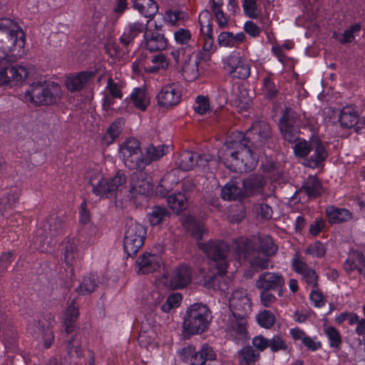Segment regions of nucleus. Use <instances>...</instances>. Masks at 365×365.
<instances>
[{"mask_svg":"<svg viewBox=\"0 0 365 365\" xmlns=\"http://www.w3.org/2000/svg\"><path fill=\"white\" fill-rule=\"evenodd\" d=\"M269 137V125L264 121H256L245 134L232 133L218 156L227 168L235 172L252 170L257 164L259 149L267 143Z\"/></svg>","mask_w":365,"mask_h":365,"instance_id":"f257e3e1","label":"nucleus"},{"mask_svg":"<svg viewBox=\"0 0 365 365\" xmlns=\"http://www.w3.org/2000/svg\"><path fill=\"white\" fill-rule=\"evenodd\" d=\"M197 245L212 259L217 270V274L204 277L203 286L207 289L225 292L227 284L224 274L227 267V245L222 241H210L207 243L197 242Z\"/></svg>","mask_w":365,"mask_h":365,"instance_id":"f03ea898","label":"nucleus"},{"mask_svg":"<svg viewBox=\"0 0 365 365\" xmlns=\"http://www.w3.org/2000/svg\"><path fill=\"white\" fill-rule=\"evenodd\" d=\"M235 243L240 259L247 258L251 251L257 252V256L251 261V266L254 269H267L269 267L268 257L277 251L275 245L268 237L263 239L259 237H254L251 240L241 237Z\"/></svg>","mask_w":365,"mask_h":365,"instance_id":"7ed1b4c3","label":"nucleus"},{"mask_svg":"<svg viewBox=\"0 0 365 365\" xmlns=\"http://www.w3.org/2000/svg\"><path fill=\"white\" fill-rule=\"evenodd\" d=\"M88 182L92 186L93 193L100 198H108L121 190L126 182L124 173L118 171L110 178L103 177L98 170H93L88 174Z\"/></svg>","mask_w":365,"mask_h":365,"instance_id":"20e7f679","label":"nucleus"},{"mask_svg":"<svg viewBox=\"0 0 365 365\" xmlns=\"http://www.w3.org/2000/svg\"><path fill=\"white\" fill-rule=\"evenodd\" d=\"M63 226L60 217L51 215L36 231L32 240L34 249L42 252H51L55 244L54 238L61 232Z\"/></svg>","mask_w":365,"mask_h":365,"instance_id":"39448f33","label":"nucleus"},{"mask_svg":"<svg viewBox=\"0 0 365 365\" xmlns=\"http://www.w3.org/2000/svg\"><path fill=\"white\" fill-rule=\"evenodd\" d=\"M0 31L6 34L12 41L14 50L7 51L6 48H0V65L6 63L14 62L22 58L25 55L24 46L26 41L25 34L19 24H0Z\"/></svg>","mask_w":365,"mask_h":365,"instance_id":"423d86ee","label":"nucleus"},{"mask_svg":"<svg viewBox=\"0 0 365 365\" xmlns=\"http://www.w3.org/2000/svg\"><path fill=\"white\" fill-rule=\"evenodd\" d=\"M59 85L43 81L34 82L25 93V100L35 105H50L56 103L61 96Z\"/></svg>","mask_w":365,"mask_h":365,"instance_id":"0eeeda50","label":"nucleus"},{"mask_svg":"<svg viewBox=\"0 0 365 365\" xmlns=\"http://www.w3.org/2000/svg\"><path fill=\"white\" fill-rule=\"evenodd\" d=\"M179 168L184 171L196 169L204 173H213L217 169L218 162L209 154L200 155L198 153L184 151L176 161Z\"/></svg>","mask_w":365,"mask_h":365,"instance_id":"6e6552de","label":"nucleus"},{"mask_svg":"<svg viewBox=\"0 0 365 365\" xmlns=\"http://www.w3.org/2000/svg\"><path fill=\"white\" fill-rule=\"evenodd\" d=\"M212 316L207 306L202 304H194L186 312L183 327L186 332L197 334L203 332L208 327Z\"/></svg>","mask_w":365,"mask_h":365,"instance_id":"1a4fd4ad","label":"nucleus"},{"mask_svg":"<svg viewBox=\"0 0 365 365\" xmlns=\"http://www.w3.org/2000/svg\"><path fill=\"white\" fill-rule=\"evenodd\" d=\"M146 233L145 227L138 222L131 221L126 225L123 247L128 255H135L143 247Z\"/></svg>","mask_w":365,"mask_h":365,"instance_id":"9d476101","label":"nucleus"},{"mask_svg":"<svg viewBox=\"0 0 365 365\" xmlns=\"http://www.w3.org/2000/svg\"><path fill=\"white\" fill-rule=\"evenodd\" d=\"M222 62L225 69L232 77L245 79L250 76V66L240 52H232L222 59Z\"/></svg>","mask_w":365,"mask_h":365,"instance_id":"9b49d317","label":"nucleus"},{"mask_svg":"<svg viewBox=\"0 0 365 365\" xmlns=\"http://www.w3.org/2000/svg\"><path fill=\"white\" fill-rule=\"evenodd\" d=\"M229 306L235 318H245L252 312V302L245 289H235L229 299Z\"/></svg>","mask_w":365,"mask_h":365,"instance_id":"f8f14e48","label":"nucleus"},{"mask_svg":"<svg viewBox=\"0 0 365 365\" xmlns=\"http://www.w3.org/2000/svg\"><path fill=\"white\" fill-rule=\"evenodd\" d=\"M120 157L126 166L130 168H140L143 163L140 143L137 139L127 140L120 148Z\"/></svg>","mask_w":365,"mask_h":365,"instance_id":"ddd939ff","label":"nucleus"},{"mask_svg":"<svg viewBox=\"0 0 365 365\" xmlns=\"http://www.w3.org/2000/svg\"><path fill=\"white\" fill-rule=\"evenodd\" d=\"M145 46L150 51H162L167 48L168 42L158 24H144Z\"/></svg>","mask_w":365,"mask_h":365,"instance_id":"4468645a","label":"nucleus"},{"mask_svg":"<svg viewBox=\"0 0 365 365\" xmlns=\"http://www.w3.org/2000/svg\"><path fill=\"white\" fill-rule=\"evenodd\" d=\"M158 105L168 108L178 105L182 99V87L178 83H169L160 90L156 96Z\"/></svg>","mask_w":365,"mask_h":365,"instance_id":"2eb2a0df","label":"nucleus"},{"mask_svg":"<svg viewBox=\"0 0 365 365\" xmlns=\"http://www.w3.org/2000/svg\"><path fill=\"white\" fill-rule=\"evenodd\" d=\"M162 282L172 289H181L191 281L190 267L182 264L174 269L172 273L164 274Z\"/></svg>","mask_w":365,"mask_h":365,"instance_id":"dca6fc26","label":"nucleus"},{"mask_svg":"<svg viewBox=\"0 0 365 365\" xmlns=\"http://www.w3.org/2000/svg\"><path fill=\"white\" fill-rule=\"evenodd\" d=\"M152 179L149 175L142 170L133 173L129 189L133 197H136L138 195H148L152 191Z\"/></svg>","mask_w":365,"mask_h":365,"instance_id":"f3484780","label":"nucleus"},{"mask_svg":"<svg viewBox=\"0 0 365 365\" xmlns=\"http://www.w3.org/2000/svg\"><path fill=\"white\" fill-rule=\"evenodd\" d=\"M163 252L160 247L159 252H145L140 255L136 261L138 273L147 274L157 271L163 264L160 253Z\"/></svg>","mask_w":365,"mask_h":365,"instance_id":"a211bd4d","label":"nucleus"},{"mask_svg":"<svg viewBox=\"0 0 365 365\" xmlns=\"http://www.w3.org/2000/svg\"><path fill=\"white\" fill-rule=\"evenodd\" d=\"M102 108L108 115H113L110 106L114 103L115 98H122L123 93L118 83L115 82L111 78L107 81V85L103 92Z\"/></svg>","mask_w":365,"mask_h":365,"instance_id":"6ab92c4d","label":"nucleus"},{"mask_svg":"<svg viewBox=\"0 0 365 365\" xmlns=\"http://www.w3.org/2000/svg\"><path fill=\"white\" fill-rule=\"evenodd\" d=\"M226 333L229 339L237 343L244 341L247 337L245 318L230 317L226 328Z\"/></svg>","mask_w":365,"mask_h":365,"instance_id":"aec40b11","label":"nucleus"},{"mask_svg":"<svg viewBox=\"0 0 365 365\" xmlns=\"http://www.w3.org/2000/svg\"><path fill=\"white\" fill-rule=\"evenodd\" d=\"M78 240L74 237H68L61 244V252L65 263L68 266L73 265L79 258L78 250Z\"/></svg>","mask_w":365,"mask_h":365,"instance_id":"412c9836","label":"nucleus"},{"mask_svg":"<svg viewBox=\"0 0 365 365\" xmlns=\"http://www.w3.org/2000/svg\"><path fill=\"white\" fill-rule=\"evenodd\" d=\"M284 284L282 277L274 272H264L259 276L256 287L262 290L281 288Z\"/></svg>","mask_w":365,"mask_h":365,"instance_id":"4be33fe9","label":"nucleus"},{"mask_svg":"<svg viewBox=\"0 0 365 365\" xmlns=\"http://www.w3.org/2000/svg\"><path fill=\"white\" fill-rule=\"evenodd\" d=\"M346 273L357 271L359 274L365 275V259L359 251H353L344 264Z\"/></svg>","mask_w":365,"mask_h":365,"instance_id":"5701e85b","label":"nucleus"},{"mask_svg":"<svg viewBox=\"0 0 365 365\" xmlns=\"http://www.w3.org/2000/svg\"><path fill=\"white\" fill-rule=\"evenodd\" d=\"M95 76L92 71H83L74 76H69L66 81L67 88L71 91L81 90L85 85L91 81Z\"/></svg>","mask_w":365,"mask_h":365,"instance_id":"b1692460","label":"nucleus"},{"mask_svg":"<svg viewBox=\"0 0 365 365\" xmlns=\"http://www.w3.org/2000/svg\"><path fill=\"white\" fill-rule=\"evenodd\" d=\"M360 118L357 112L351 107L344 108L339 115V123L341 125L346 128H354L356 132L359 133V125Z\"/></svg>","mask_w":365,"mask_h":365,"instance_id":"393cba45","label":"nucleus"},{"mask_svg":"<svg viewBox=\"0 0 365 365\" xmlns=\"http://www.w3.org/2000/svg\"><path fill=\"white\" fill-rule=\"evenodd\" d=\"M19 191L14 187L8 191L0 199V225H4V217H7V210L10 209L19 200Z\"/></svg>","mask_w":365,"mask_h":365,"instance_id":"a878e982","label":"nucleus"},{"mask_svg":"<svg viewBox=\"0 0 365 365\" xmlns=\"http://www.w3.org/2000/svg\"><path fill=\"white\" fill-rule=\"evenodd\" d=\"M28 331L36 338L42 337L44 340V346L49 348L53 341V334L48 329L43 328L39 322L34 321L30 323L27 328Z\"/></svg>","mask_w":365,"mask_h":365,"instance_id":"bb28decb","label":"nucleus"},{"mask_svg":"<svg viewBox=\"0 0 365 365\" xmlns=\"http://www.w3.org/2000/svg\"><path fill=\"white\" fill-rule=\"evenodd\" d=\"M31 68L27 66L16 65L9 67L10 84L21 85L29 77Z\"/></svg>","mask_w":365,"mask_h":365,"instance_id":"cd10ccee","label":"nucleus"},{"mask_svg":"<svg viewBox=\"0 0 365 365\" xmlns=\"http://www.w3.org/2000/svg\"><path fill=\"white\" fill-rule=\"evenodd\" d=\"M182 222L185 227L196 239L200 240L206 232L204 224L200 221H197L191 216H186L182 219Z\"/></svg>","mask_w":365,"mask_h":365,"instance_id":"c85d7f7f","label":"nucleus"},{"mask_svg":"<svg viewBox=\"0 0 365 365\" xmlns=\"http://www.w3.org/2000/svg\"><path fill=\"white\" fill-rule=\"evenodd\" d=\"M312 150L313 154L309 160V165L310 167H316L326 159L327 153L324 145L317 139L312 140Z\"/></svg>","mask_w":365,"mask_h":365,"instance_id":"c756f323","label":"nucleus"},{"mask_svg":"<svg viewBox=\"0 0 365 365\" xmlns=\"http://www.w3.org/2000/svg\"><path fill=\"white\" fill-rule=\"evenodd\" d=\"M133 6L146 18L154 16L158 9V4L154 0H134Z\"/></svg>","mask_w":365,"mask_h":365,"instance_id":"7c9ffc66","label":"nucleus"},{"mask_svg":"<svg viewBox=\"0 0 365 365\" xmlns=\"http://www.w3.org/2000/svg\"><path fill=\"white\" fill-rule=\"evenodd\" d=\"M169 148L165 145L155 146L150 145L145 150V157L143 158V163L148 164L153 160H157L168 153Z\"/></svg>","mask_w":365,"mask_h":365,"instance_id":"2f4dec72","label":"nucleus"},{"mask_svg":"<svg viewBox=\"0 0 365 365\" xmlns=\"http://www.w3.org/2000/svg\"><path fill=\"white\" fill-rule=\"evenodd\" d=\"M326 212L330 223L336 224L346 222L351 218V212L346 209L329 207Z\"/></svg>","mask_w":365,"mask_h":365,"instance_id":"473e14b6","label":"nucleus"},{"mask_svg":"<svg viewBox=\"0 0 365 365\" xmlns=\"http://www.w3.org/2000/svg\"><path fill=\"white\" fill-rule=\"evenodd\" d=\"M259 358V353L250 346L243 347L238 351L240 365H255Z\"/></svg>","mask_w":365,"mask_h":365,"instance_id":"72a5a7b5","label":"nucleus"},{"mask_svg":"<svg viewBox=\"0 0 365 365\" xmlns=\"http://www.w3.org/2000/svg\"><path fill=\"white\" fill-rule=\"evenodd\" d=\"M130 102L137 108L145 110L150 104L148 94L143 88H135L130 95Z\"/></svg>","mask_w":365,"mask_h":365,"instance_id":"f704fd0d","label":"nucleus"},{"mask_svg":"<svg viewBox=\"0 0 365 365\" xmlns=\"http://www.w3.org/2000/svg\"><path fill=\"white\" fill-rule=\"evenodd\" d=\"M124 120L123 118L116 119L110 124L103 137V141L106 145H110L119 136L122 131Z\"/></svg>","mask_w":365,"mask_h":365,"instance_id":"c9c22d12","label":"nucleus"},{"mask_svg":"<svg viewBox=\"0 0 365 365\" xmlns=\"http://www.w3.org/2000/svg\"><path fill=\"white\" fill-rule=\"evenodd\" d=\"M279 128L283 138L289 142H296L299 138L298 128L292 125L284 116L279 122Z\"/></svg>","mask_w":365,"mask_h":365,"instance_id":"e433bc0d","label":"nucleus"},{"mask_svg":"<svg viewBox=\"0 0 365 365\" xmlns=\"http://www.w3.org/2000/svg\"><path fill=\"white\" fill-rule=\"evenodd\" d=\"M302 188L309 197H316L319 196L322 191L320 182L314 176L309 177Z\"/></svg>","mask_w":365,"mask_h":365,"instance_id":"4c0bfd02","label":"nucleus"},{"mask_svg":"<svg viewBox=\"0 0 365 365\" xmlns=\"http://www.w3.org/2000/svg\"><path fill=\"white\" fill-rule=\"evenodd\" d=\"M242 195V190L233 182H227L222 189L221 196L225 200H235Z\"/></svg>","mask_w":365,"mask_h":365,"instance_id":"58836bf2","label":"nucleus"},{"mask_svg":"<svg viewBox=\"0 0 365 365\" xmlns=\"http://www.w3.org/2000/svg\"><path fill=\"white\" fill-rule=\"evenodd\" d=\"M78 316V308L74 305V302L68 306L64 317V325L68 333L72 332L74 328L75 321Z\"/></svg>","mask_w":365,"mask_h":365,"instance_id":"ea45409f","label":"nucleus"},{"mask_svg":"<svg viewBox=\"0 0 365 365\" xmlns=\"http://www.w3.org/2000/svg\"><path fill=\"white\" fill-rule=\"evenodd\" d=\"M182 71L186 81H192L195 80L199 76L198 62L197 60L190 59L185 63Z\"/></svg>","mask_w":365,"mask_h":365,"instance_id":"a19ab883","label":"nucleus"},{"mask_svg":"<svg viewBox=\"0 0 365 365\" xmlns=\"http://www.w3.org/2000/svg\"><path fill=\"white\" fill-rule=\"evenodd\" d=\"M144 24H129L120 36V41L128 45L135 36L143 29Z\"/></svg>","mask_w":365,"mask_h":365,"instance_id":"79ce46f5","label":"nucleus"},{"mask_svg":"<svg viewBox=\"0 0 365 365\" xmlns=\"http://www.w3.org/2000/svg\"><path fill=\"white\" fill-rule=\"evenodd\" d=\"M186 202L187 197L184 193L178 192L177 194H173L168 197V203L170 207L176 212L185 209Z\"/></svg>","mask_w":365,"mask_h":365,"instance_id":"37998d69","label":"nucleus"},{"mask_svg":"<svg viewBox=\"0 0 365 365\" xmlns=\"http://www.w3.org/2000/svg\"><path fill=\"white\" fill-rule=\"evenodd\" d=\"M153 66H148L146 71L149 73H157L160 70H166L169 67V61L164 54H158L152 58Z\"/></svg>","mask_w":365,"mask_h":365,"instance_id":"c03bdc74","label":"nucleus"},{"mask_svg":"<svg viewBox=\"0 0 365 365\" xmlns=\"http://www.w3.org/2000/svg\"><path fill=\"white\" fill-rule=\"evenodd\" d=\"M166 215L167 210L165 208L156 206L148 212L147 219L150 225L155 226L159 225Z\"/></svg>","mask_w":365,"mask_h":365,"instance_id":"a18cd8bd","label":"nucleus"},{"mask_svg":"<svg viewBox=\"0 0 365 365\" xmlns=\"http://www.w3.org/2000/svg\"><path fill=\"white\" fill-rule=\"evenodd\" d=\"M165 20L168 23H178V21H190L187 12L179 9L169 10L165 12Z\"/></svg>","mask_w":365,"mask_h":365,"instance_id":"49530a36","label":"nucleus"},{"mask_svg":"<svg viewBox=\"0 0 365 365\" xmlns=\"http://www.w3.org/2000/svg\"><path fill=\"white\" fill-rule=\"evenodd\" d=\"M312 146V140L307 141L304 139H298L293 147L294 153L297 157H305L311 152Z\"/></svg>","mask_w":365,"mask_h":365,"instance_id":"de8ad7c7","label":"nucleus"},{"mask_svg":"<svg viewBox=\"0 0 365 365\" xmlns=\"http://www.w3.org/2000/svg\"><path fill=\"white\" fill-rule=\"evenodd\" d=\"M361 30L360 24H353L349 29L346 30L342 36L339 38L336 33H334L333 36L339 40L341 43L351 42L354 38L358 36Z\"/></svg>","mask_w":365,"mask_h":365,"instance_id":"09e8293b","label":"nucleus"},{"mask_svg":"<svg viewBox=\"0 0 365 365\" xmlns=\"http://www.w3.org/2000/svg\"><path fill=\"white\" fill-rule=\"evenodd\" d=\"M96 279V276L94 274L85 277L82 283L78 287V292L81 294H86L93 292L97 286Z\"/></svg>","mask_w":365,"mask_h":365,"instance_id":"8fccbe9b","label":"nucleus"},{"mask_svg":"<svg viewBox=\"0 0 365 365\" xmlns=\"http://www.w3.org/2000/svg\"><path fill=\"white\" fill-rule=\"evenodd\" d=\"M240 11L235 0H227V11H224L225 20H218L217 23H228L229 21H235L234 16Z\"/></svg>","mask_w":365,"mask_h":365,"instance_id":"3c124183","label":"nucleus"},{"mask_svg":"<svg viewBox=\"0 0 365 365\" xmlns=\"http://www.w3.org/2000/svg\"><path fill=\"white\" fill-rule=\"evenodd\" d=\"M181 299L182 297L179 293H173L170 294L161 307L162 311L165 313H168L173 309L178 307L180 304Z\"/></svg>","mask_w":365,"mask_h":365,"instance_id":"603ef678","label":"nucleus"},{"mask_svg":"<svg viewBox=\"0 0 365 365\" xmlns=\"http://www.w3.org/2000/svg\"><path fill=\"white\" fill-rule=\"evenodd\" d=\"M264 185L262 176L251 177L244 180L243 185L247 192H254Z\"/></svg>","mask_w":365,"mask_h":365,"instance_id":"864d4df0","label":"nucleus"},{"mask_svg":"<svg viewBox=\"0 0 365 365\" xmlns=\"http://www.w3.org/2000/svg\"><path fill=\"white\" fill-rule=\"evenodd\" d=\"M257 320L261 327L268 329L274 324L275 317L269 310H264L257 315Z\"/></svg>","mask_w":365,"mask_h":365,"instance_id":"5fc2aeb1","label":"nucleus"},{"mask_svg":"<svg viewBox=\"0 0 365 365\" xmlns=\"http://www.w3.org/2000/svg\"><path fill=\"white\" fill-rule=\"evenodd\" d=\"M324 333L329 339L330 346L338 348L341 343V337L336 329L327 327L324 329Z\"/></svg>","mask_w":365,"mask_h":365,"instance_id":"6e6d98bb","label":"nucleus"},{"mask_svg":"<svg viewBox=\"0 0 365 365\" xmlns=\"http://www.w3.org/2000/svg\"><path fill=\"white\" fill-rule=\"evenodd\" d=\"M178 171V169H173L166 173L161 180L160 187H163L167 191L172 189L173 186L179 182V179L175 178V175Z\"/></svg>","mask_w":365,"mask_h":365,"instance_id":"4d7b16f0","label":"nucleus"},{"mask_svg":"<svg viewBox=\"0 0 365 365\" xmlns=\"http://www.w3.org/2000/svg\"><path fill=\"white\" fill-rule=\"evenodd\" d=\"M97 227L94 225H89L81 231V237L83 238L82 245H90L93 243L97 234Z\"/></svg>","mask_w":365,"mask_h":365,"instance_id":"13d9d810","label":"nucleus"},{"mask_svg":"<svg viewBox=\"0 0 365 365\" xmlns=\"http://www.w3.org/2000/svg\"><path fill=\"white\" fill-rule=\"evenodd\" d=\"M68 354L71 357L80 358L82 356V351L80 347L78 336L75 335L71 337L67 344Z\"/></svg>","mask_w":365,"mask_h":365,"instance_id":"bf43d9fd","label":"nucleus"},{"mask_svg":"<svg viewBox=\"0 0 365 365\" xmlns=\"http://www.w3.org/2000/svg\"><path fill=\"white\" fill-rule=\"evenodd\" d=\"M306 253L313 257L320 258L324 256L325 248L322 242L316 241L307 247Z\"/></svg>","mask_w":365,"mask_h":365,"instance_id":"052dcab7","label":"nucleus"},{"mask_svg":"<svg viewBox=\"0 0 365 365\" xmlns=\"http://www.w3.org/2000/svg\"><path fill=\"white\" fill-rule=\"evenodd\" d=\"M210 108V106L207 98L202 96H198L196 98L194 104V110L197 113L203 115L208 111Z\"/></svg>","mask_w":365,"mask_h":365,"instance_id":"680f3d73","label":"nucleus"},{"mask_svg":"<svg viewBox=\"0 0 365 365\" xmlns=\"http://www.w3.org/2000/svg\"><path fill=\"white\" fill-rule=\"evenodd\" d=\"M262 90L264 95L269 98H273L277 93L274 84L269 77L264 78Z\"/></svg>","mask_w":365,"mask_h":365,"instance_id":"e2e57ef3","label":"nucleus"},{"mask_svg":"<svg viewBox=\"0 0 365 365\" xmlns=\"http://www.w3.org/2000/svg\"><path fill=\"white\" fill-rule=\"evenodd\" d=\"M195 348L192 345H188L178 352V356L183 361L192 365V356L195 355Z\"/></svg>","mask_w":365,"mask_h":365,"instance_id":"0e129e2a","label":"nucleus"},{"mask_svg":"<svg viewBox=\"0 0 365 365\" xmlns=\"http://www.w3.org/2000/svg\"><path fill=\"white\" fill-rule=\"evenodd\" d=\"M272 351L284 350L287 349V344L283 339L279 336H274L269 339V346Z\"/></svg>","mask_w":365,"mask_h":365,"instance_id":"69168bd1","label":"nucleus"},{"mask_svg":"<svg viewBox=\"0 0 365 365\" xmlns=\"http://www.w3.org/2000/svg\"><path fill=\"white\" fill-rule=\"evenodd\" d=\"M309 299L316 307H322L325 304V300L324 299L323 294L316 288H312L311 292L309 294Z\"/></svg>","mask_w":365,"mask_h":365,"instance_id":"338daca9","label":"nucleus"},{"mask_svg":"<svg viewBox=\"0 0 365 365\" xmlns=\"http://www.w3.org/2000/svg\"><path fill=\"white\" fill-rule=\"evenodd\" d=\"M174 37L177 43H187L191 38L190 31L186 29H179L174 33Z\"/></svg>","mask_w":365,"mask_h":365,"instance_id":"774afa93","label":"nucleus"}]
</instances>
